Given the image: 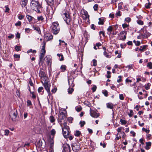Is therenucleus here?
I'll return each instance as SVG.
<instances>
[{
    "label": "nucleus",
    "instance_id": "nucleus-1",
    "mask_svg": "<svg viewBox=\"0 0 152 152\" xmlns=\"http://www.w3.org/2000/svg\"><path fill=\"white\" fill-rule=\"evenodd\" d=\"M31 6L32 9L38 13H41L42 11V8L37 1L32 0L31 3Z\"/></svg>",
    "mask_w": 152,
    "mask_h": 152
},
{
    "label": "nucleus",
    "instance_id": "nucleus-2",
    "mask_svg": "<svg viewBox=\"0 0 152 152\" xmlns=\"http://www.w3.org/2000/svg\"><path fill=\"white\" fill-rule=\"evenodd\" d=\"M52 32L54 34H57L59 31L60 27L58 24L54 22L51 26Z\"/></svg>",
    "mask_w": 152,
    "mask_h": 152
},
{
    "label": "nucleus",
    "instance_id": "nucleus-3",
    "mask_svg": "<svg viewBox=\"0 0 152 152\" xmlns=\"http://www.w3.org/2000/svg\"><path fill=\"white\" fill-rule=\"evenodd\" d=\"M126 32L125 31H121L118 34V38L120 40L124 41L126 37Z\"/></svg>",
    "mask_w": 152,
    "mask_h": 152
},
{
    "label": "nucleus",
    "instance_id": "nucleus-4",
    "mask_svg": "<svg viewBox=\"0 0 152 152\" xmlns=\"http://www.w3.org/2000/svg\"><path fill=\"white\" fill-rule=\"evenodd\" d=\"M63 17L67 24H69L71 21V19L70 16L68 12H66L65 13H64L63 15Z\"/></svg>",
    "mask_w": 152,
    "mask_h": 152
},
{
    "label": "nucleus",
    "instance_id": "nucleus-5",
    "mask_svg": "<svg viewBox=\"0 0 152 152\" xmlns=\"http://www.w3.org/2000/svg\"><path fill=\"white\" fill-rule=\"evenodd\" d=\"M49 81L43 83V86H44L45 88L47 91L48 95H50V88L51 86L50 83H48Z\"/></svg>",
    "mask_w": 152,
    "mask_h": 152
},
{
    "label": "nucleus",
    "instance_id": "nucleus-6",
    "mask_svg": "<svg viewBox=\"0 0 152 152\" xmlns=\"http://www.w3.org/2000/svg\"><path fill=\"white\" fill-rule=\"evenodd\" d=\"M62 132L64 137L67 138L69 135V127H66L65 128H62Z\"/></svg>",
    "mask_w": 152,
    "mask_h": 152
},
{
    "label": "nucleus",
    "instance_id": "nucleus-7",
    "mask_svg": "<svg viewBox=\"0 0 152 152\" xmlns=\"http://www.w3.org/2000/svg\"><path fill=\"white\" fill-rule=\"evenodd\" d=\"M72 150L75 151H77L80 149V144L78 143L75 144L74 145H72Z\"/></svg>",
    "mask_w": 152,
    "mask_h": 152
},
{
    "label": "nucleus",
    "instance_id": "nucleus-8",
    "mask_svg": "<svg viewBox=\"0 0 152 152\" xmlns=\"http://www.w3.org/2000/svg\"><path fill=\"white\" fill-rule=\"evenodd\" d=\"M50 151L51 152H53V145H54V140L53 139H51L50 137Z\"/></svg>",
    "mask_w": 152,
    "mask_h": 152
},
{
    "label": "nucleus",
    "instance_id": "nucleus-9",
    "mask_svg": "<svg viewBox=\"0 0 152 152\" xmlns=\"http://www.w3.org/2000/svg\"><path fill=\"white\" fill-rule=\"evenodd\" d=\"M53 38V35L50 34H47L45 36L44 39L46 41L50 40L52 39Z\"/></svg>",
    "mask_w": 152,
    "mask_h": 152
},
{
    "label": "nucleus",
    "instance_id": "nucleus-10",
    "mask_svg": "<svg viewBox=\"0 0 152 152\" xmlns=\"http://www.w3.org/2000/svg\"><path fill=\"white\" fill-rule=\"evenodd\" d=\"M90 115L92 117L94 118H97L99 116V114L94 111H90Z\"/></svg>",
    "mask_w": 152,
    "mask_h": 152
},
{
    "label": "nucleus",
    "instance_id": "nucleus-11",
    "mask_svg": "<svg viewBox=\"0 0 152 152\" xmlns=\"http://www.w3.org/2000/svg\"><path fill=\"white\" fill-rule=\"evenodd\" d=\"M45 59L47 60L46 63L47 64L50 66H51V59L50 56H47L45 58Z\"/></svg>",
    "mask_w": 152,
    "mask_h": 152
},
{
    "label": "nucleus",
    "instance_id": "nucleus-12",
    "mask_svg": "<svg viewBox=\"0 0 152 152\" xmlns=\"http://www.w3.org/2000/svg\"><path fill=\"white\" fill-rule=\"evenodd\" d=\"M58 117L60 120H64L66 117V114L63 112H60Z\"/></svg>",
    "mask_w": 152,
    "mask_h": 152
},
{
    "label": "nucleus",
    "instance_id": "nucleus-13",
    "mask_svg": "<svg viewBox=\"0 0 152 152\" xmlns=\"http://www.w3.org/2000/svg\"><path fill=\"white\" fill-rule=\"evenodd\" d=\"M18 115V112L17 110L15 109L14 110V112L13 113L12 115V121H15L16 118Z\"/></svg>",
    "mask_w": 152,
    "mask_h": 152
},
{
    "label": "nucleus",
    "instance_id": "nucleus-14",
    "mask_svg": "<svg viewBox=\"0 0 152 152\" xmlns=\"http://www.w3.org/2000/svg\"><path fill=\"white\" fill-rule=\"evenodd\" d=\"M40 78L41 82L42 84L48 81V78L46 76L41 77Z\"/></svg>",
    "mask_w": 152,
    "mask_h": 152
},
{
    "label": "nucleus",
    "instance_id": "nucleus-15",
    "mask_svg": "<svg viewBox=\"0 0 152 152\" xmlns=\"http://www.w3.org/2000/svg\"><path fill=\"white\" fill-rule=\"evenodd\" d=\"M73 80L72 79H68V83L70 87H73L75 85L73 83Z\"/></svg>",
    "mask_w": 152,
    "mask_h": 152
},
{
    "label": "nucleus",
    "instance_id": "nucleus-16",
    "mask_svg": "<svg viewBox=\"0 0 152 152\" xmlns=\"http://www.w3.org/2000/svg\"><path fill=\"white\" fill-rule=\"evenodd\" d=\"M59 123L60 124V125H61V126L62 128H65L66 127H69L67 125V123L66 122H64L63 123H62L61 122V121H59Z\"/></svg>",
    "mask_w": 152,
    "mask_h": 152
},
{
    "label": "nucleus",
    "instance_id": "nucleus-17",
    "mask_svg": "<svg viewBox=\"0 0 152 152\" xmlns=\"http://www.w3.org/2000/svg\"><path fill=\"white\" fill-rule=\"evenodd\" d=\"M113 30V27L112 26H110L107 29V34L109 35H110L111 34V32Z\"/></svg>",
    "mask_w": 152,
    "mask_h": 152
},
{
    "label": "nucleus",
    "instance_id": "nucleus-18",
    "mask_svg": "<svg viewBox=\"0 0 152 152\" xmlns=\"http://www.w3.org/2000/svg\"><path fill=\"white\" fill-rule=\"evenodd\" d=\"M28 0H21V5L23 7H25L27 4Z\"/></svg>",
    "mask_w": 152,
    "mask_h": 152
},
{
    "label": "nucleus",
    "instance_id": "nucleus-19",
    "mask_svg": "<svg viewBox=\"0 0 152 152\" xmlns=\"http://www.w3.org/2000/svg\"><path fill=\"white\" fill-rule=\"evenodd\" d=\"M83 19H86L87 18H89V15H88L87 12H84V13L83 15Z\"/></svg>",
    "mask_w": 152,
    "mask_h": 152
},
{
    "label": "nucleus",
    "instance_id": "nucleus-20",
    "mask_svg": "<svg viewBox=\"0 0 152 152\" xmlns=\"http://www.w3.org/2000/svg\"><path fill=\"white\" fill-rule=\"evenodd\" d=\"M33 27L34 30H36L37 31L39 34H41L40 29L39 27H36L34 26H33Z\"/></svg>",
    "mask_w": 152,
    "mask_h": 152
},
{
    "label": "nucleus",
    "instance_id": "nucleus-21",
    "mask_svg": "<svg viewBox=\"0 0 152 152\" xmlns=\"http://www.w3.org/2000/svg\"><path fill=\"white\" fill-rule=\"evenodd\" d=\"M107 106L108 108L110 109H113L114 107L113 104L111 103H109L107 104Z\"/></svg>",
    "mask_w": 152,
    "mask_h": 152
},
{
    "label": "nucleus",
    "instance_id": "nucleus-22",
    "mask_svg": "<svg viewBox=\"0 0 152 152\" xmlns=\"http://www.w3.org/2000/svg\"><path fill=\"white\" fill-rule=\"evenodd\" d=\"M146 145L145 147V148L147 150H148L150 149V147L151 146V143L150 142H146Z\"/></svg>",
    "mask_w": 152,
    "mask_h": 152
},
{
    "label": "nucleus",
    "instance_id": "nucleus-23",
    "mask_svg": "<svg viewBox=\"0 0 152 152\" xmlns=\"http://www.w3.org/2000/svg\"><path fill=\"white\" fill-rule=\"evenodd\" d=\"M45 48L44 45L42 46V50L40 52V54H43L45 55Z\"/></svg>",
    "mask_w": 152,
    "mask_h": 152
},
{
    "label": "nucleus",
    "instance_id": "nucleus-24",
    "mask_svg": "<svg viewBox=\"0 0 152 152\" xmlns=\"http://www.w3.org/2000/svg\"><path fill=\"white\" fill-rule=\"evenodd\" d=\"M50 132L51 135L53 136V137L52 139H53V138H54V136H55L56 133V130L54 129H53L52 130H51Z\"/></svg>",
    "mask_w": 152,
    "mask_h": 152
},
{
    "label": "nucleus",
    "instance_id": "nucleus-25",
    "mask_svg": "<svg viewBox=\"0 0 152 152\" xmlns=\"http://www.w3.org/2000/svg\"><path fill=\"white\" fill-rule=\"evenodd\" d=\"M47 11L48 12V13L51 15H53L54 13V12L53 11V9L52 8H50V9H48Z\"/></svg>",
    "mask_w": 152,
    "mask_h": 152
},
{
    "label": "nucleus",
    "instance_id": "nucleus-26",
    "mask_svg": "<svg viewBox=\"0 0 152 152\" xmlns=\"http://www.w3.org/2000/svg\"><path fill=\"white\" fill-rule=\"evenodd\" d=\"M45 55H44L40 54V55L39 56V62L40 63L41 62L42 64L43 63V62L42 61V59L44 58Z\"/></svg>",
    "mask_w": 152,
    "mask_h": 152
},
{
    "label": "nucleus",
    "instance_id": "nucleus-27",
    "mask_svg": "<svg viewBox=\"0 0 152 152\" xmlns=\"http://www.w3.org/2000/svg\"><path fill=\"white\" fill-rule=\"evenodd\" d=\"M104 55L107 58H110L111 57V56L107 53L106 51H104L103 53Z\"/></svg>",
    "mask_w": 152,
    "mask_h": 152
},
{
    "label": "nucleus",
    "instance_id": "nucleus-28",
    "mask_svg": "<svg viewBox=\"0 0 152 152\" xmlns=\"http://www.w3.org/2000/svg\"><path fill=\"white\" fill-rule=\"evenodd\" d=\"M57 56L59 57V60L62 61L64 60V57L63 55L61 54H57Z\"/></svg>",
    "mask_w": 152,
    "mask_h": 152
},
{
    "label": "nucleus",
    "instance_id": "nucleus-29",
    "mask_svg": "<svg viewBox=\"0 0 152 152\" xmlns=\"http://www.w3.org/2000/svg\"><path fill=\"white\" fill-rule=\"evenodd\" d=\"M49 119L50 122L52 123L54 122L55 120L54 117L52 115L50 116V117Z\"/></svg>",
    "mask_w": 152,
    "mask_h": 152
},
{
    "label": "nucleus",
    "instance_id": "nucleus-30",
    "mask_svg": "<svg viewBox=\"0 0 152 152\" xmlns=\"http://www.w3.org/2000/svg\"><path fill=\"white\" fill-rule=\"evenodd\" d=\"M26 18L29 22H30L32 21L33 18V17L28 15H26Z\"/></svg>",
    "mask_w": 152,
    "mask_h": 152
},
{
    "label": "nucleus",
    "instance_id": "nucleus-31",
    "mask_svg": "<svg viewBox=\"0 0 152 152\" xmlns=\"http://www.w3.org/2000/svg\"><path fill=\"white\" fill-rule=\"evenodd\" d=\"M42 141L41 139L39 140L37 142V145L39 147L42 146Z\"/></svg>",
    "mask_w": 152,
    "mask_h": 152
},
{
    "label": "nucleus",
    "instance_id": "nucleus-32",
    "mask_svg": "<svg viewBox=\"0 0 152 152\" xmlns=\"http://www.w3.org/2000/svg\"><path fill=\"white\" fill-rule=\"evenodd\" d=\"M39 76L40 77L46 76L45 72L42 71H40L39 73Z\"/></svg>",
    "mask_w": 152,
    "mask_h": 152
},
{
    "label": "nucleus",
    "instance_id": "nucleus-33",
    "mask_svg": "<svg viewBox=\"0 0 152 152\" xmlns=\"http://www.w3.org/2000/svg\"><path fill=\"white\" fill-rule=\"evenodd\" d=\"M74 91V89L72 88H69L68 89V92L69 94H71Z\"/></svg>",
    "mask_w": 152,
    "mask_h": 152
},
{
    "label": "nucleus",
    "instance_id": "nucleus-34",
    "mask_svg": "<svg viewBox=\"0 0 152 152\" xmlns=\"http://www.w3.org/2000/svg\"><path fill=\"white\" fill-rule=\"evenodd\" d=\"M99 21L98 23L99 25H103L104 24V20L101 18H99Z\"/></svg>",
    "mask_w": 152,
    "mask_h": 152
},
{
    "label": "nucleus",
    "instance_id": "nucleus-35",
    "mask_svg": "<svg viewBox=\"0 0 152 152\" xmlns=\"http://www.w3.org/2000/svg\"><path fill=\"white\" fill-rule=\"evenodd\" d=\"M75 109L76 111L78 112H80L82 110V108L81 106H77L75 107Z\"/></svg>",
    "mask_w": 152,
    "mask_h": 152
},
{
    "label": "nucleus",
    "instance_id": "nucleus-36",
    "mask_svg": "<svg viewBox=\"0 0 152 152\" xmlns=\"http://www.w3.org/2000/svg\"><path fill=\"white\" fill-rule=\"evenodd\" d=\"M147 66L150 69H152V63L151 62H148L147 65Z\"/></svg>",
    "mask_w": 152,
    "mask_h": 152
},
{
    "label": "nucleus",
    "instance_id": "nucleus-37",
    "mask_svg": "<svg viewBox=\"0 0 152 152\" xmlns=\"http://www.w3.org/2000/svg\"><path fill=\"white\" fill-rule=\"evenodd\" d=\"M47 2L48 4L50 5V4H52L53 2V0H45Z\"/></svg>",
    "mask_w": 152,
    "mask_h": 152
},
{
    "label": "nucleus",
    "instance_id": "nucleus-38",
    "mask_svg": "<svg viewBox=\"0 0 152 152\" xmlns=\"http://www.w3.org/2000/svg\"><path fill=\"white\" fill-rule=\"evenodd\" d=\"M147 46L146 45H144L143 46H140V48L139 49V50L141 51H143L145 49Z\"/></svg>",
    "mask_w": 152,
    "mask_h": 152
},
{
    "label": "nucleus",
    "instance_id": "nucleus-39",
    "mask_svg": "<svg viewBox=\"0 0 152 152\" xmlns=\"http://www.w3.org/2000/svg\"><path fill=\"white\" fill-rule=\"evenodd\" d=\"M81 134V132L78 131H76L75 134V135L77 137H78Z\"/></svg>",
    "mask_w": 152,
    "mask_h": 152
},
{
    "label": "nucleus",
    "instance_id": "nucleus-40",
    "mask_svg": "<svg viewBox=\"0 0 152 152\" xmlns=\"http://www.w3.org/2000/svg\"><path fill=\"white\" fill-rule=\"evenodd\" d=\"M66 68V66L64 65H61V69L63 72H64Z\"/></svg>",
    "mask_w": 152,
    "mask_h": 152
},
{
    "label": "nucleus",
    "instance_id": "nucleus-41",
    "mask_svg": "<svg viewBox=\"0 0 152 152\" xmlns=\"http://www.w3.org/2000/svg\"><path fill=\"white\" fill-rule=\"evenodd\" d=\"M151 84L150 83H148L147 85H146L145 86V89L147 90L149 89L150 88V86H151Z\"/></svg>",
    "mask_w": 152,
    "mask_h": 152
},
{
    "label": "nucleus",
    "instance_id": "nucleus-42",
    "mask_svg": "<svg viewBox=\"0 0 152 152\" xmlns=\"http://www.w3.org/2000/svg\"><path fill=\"white\" fill-rule=\"evenodd\" d=\"M120 122L121 124L124 125L126 124L127 123L126 121L125 120L122 119H120Z\"/></svg>",
    "mask_w": 152,
    "mask_h": 152
},
{
    "label": "nucleus",
    "instance_id": "nucleus-43",
    "mask_svg": "<svg viewBox=\"0 0 152 152\" xmlns=\"http://www.w3.org/2000/svg\"><path fill=\"white\" fill-rule=\"evenodd\" d=\"M30 52H32L33 53H36V51L35 50H33L32 49H31L27 51V53H28Z\"/></svg>",
    "mask_w": 152,
    "mask_h": 152
},
{
    "label": "nucleus",
    "instance_id": "nucleus-44",
    "mask_svg": "<svg viewBox=\"0 0 152 152\" xmlns=\"http://www.w3.org/2000/svg\"><path fill=\"white\" fill-rule=\"evenodd\" d=\"M133 42L135 43L137 46H139L140 45V42L139 41H136L135 40L133 41Z\"/></svg>",
    "mask_w": 152,
    "mask_h": 152
},
{
    "label": "nucleus",
    "instance_id": "nucleus-45",
    "mask_svg": "<svg viewBox=\"0 0 152 152\" xmlns=\"http://www.w3.org/2000/svg\"><path fill=\"white\" fill-rule=\"evenodd\" d=\"M44 18L42 16H38L37 19L39 21H42L43 20Z\"/></svg>",
    "mask_w": 152,
    "mask_h": 152
},
{
    "label": "nucleus",
    "instance_id": "nucleus-46",
    "mask_svg": "<svg viewBox=\"0 0 152 152\" xmlns=\"http://www.w3.org/2000/svg\"><path fill=\"white\" fill-rule=\"evenodd\" d=\"M123 129V128L122 127H120L119 128H118L117 129V131L118 132V133H120L119 134H121V132H121V130Z\"/></svg>",
    "mask_w": 152,
    "mask_h": 152
},
{
    "label": "nucleus",
    "instance_id": "nucleus-47",
    "mask_svg": "<svg viewBox=\"0 0 152 152\" xmlns=\"http://www.w3.org/2000/svg\"><path fill=\"white\" fill-rule=\"evenodd\" d=\"M92 62L93 63V65L95 66L97 65V61L96 60L94 59L93 60Z\"/></svg>",
    "mask_w": 152,
    "mask_h": 152
},
{
    "label": "nucleus",
    "instance_id": "nucleus-48",
    "mask_svg": "<svg viewBox=\"0 0 152 152\" xmlns=\"http://www.w3.org/2000/svg\"><path fill=\"white\" fill-rule=\"evenodd\" d=\"M131 20V19L129 17H128L127 18H126L125 19V20L126 22L129 23V22Z\"/></svg>",
    "mask_w": 152,
    "mask_h": 152
},
{
    "label": "nucleus",
    "instance_id": "nucleus-49",
    "mask_svg": "<svg viewBox=\"0 0 152 152\" xmlns=\"http://www.w3.org/2000/svg\"><path fill=\"white\" fill-rule=\"evenodd\" d=\"M43 89V88L42 87H40L38 88V91L39 93H40L42 91Z\"/></svg>",
    "mask_w": 152,
    "mask_h": 152
},
{
    "label": "nucleus",
    "instance_id": "nucleus-50",
    "mask_svg": "<svg viewBox=\"0 0 152 152\" xmlns=\"http://www.w3.org/2000/svg\"><path fill=\"white\" fill-rule=\"evenodd\" d=\"M4 132H5L4 135H5L7 136V135H8V134H9L10 131L6 129V130H5Z\"/></svg>",
    "mask_w": 152,
    "mask_h": 152
},
{
    "label": "nucleus",
    "instance_id": "nucleus-51",
    "mask_svg": "<svg viewBox=\"0 0 152 152\" xmlns=\"http://www.w3.org/2000/svg\"><path fill=\"white\" fill-rule=\"evenodd\" d=\"M133 115V111L131 110H130V113L129 114V115L130 117H131Z\"/></svg>",
    "mask_w": 152,
    "mask_h": 152
},
{
    "label": "nucleus",
    "instance_id": "nucleus-52",
    "mask_svg": "<svg viewBox=\"0 0 152 152\" xmlns=\"http://www.w3.org/2000/svg\"><path fill=\"white\" fill-rule=\"evenodd\" d=\"M96 89V86L95 85H93L92 88V90L93 91V92H95Z\"/></svg>",
    "mask_w": 152,
    "mask_h": 152
},
{
    "label": "nucleus",
    "instance_id": "nucleus-53",
    "mask_svg": "<svg viewBox=\"0 0 152 152\" xmlns=\"http://www.w3.org/2000/svg\"><path fill=\"white\" fill-rule=\"evenodd\" d=\"M119 134V133H118L116 135V138H115V140H119L121 137L120 136H118V135Z\"/></svg>",
    "mask_w": 152,
    "mask_h": 152
},
{
    "label": "nucleus",
    "instance_id": "nucleus-54",
    "mask_svg": "<svg viewBox=\"0 0 152 152\" xmlns=\"http://www.w3.org/2000/svg\"><path fill=\"white\" fill-rule=\"evenodd\" d=\"M24 17V16L22 15H19L18 16V19L20 20L22 19Z\"/></svg>",
    "mask_w": 152,
    "mask_h": 152
},
{
    "label": "nucleus",
    "instance_id": "nucleus-55",
    "mask_svg": "<svg viewBox=\"0 0 152 152\" xmlns=\"http://www.w3.org/2000/svg\"><path fill=\"white\" fill-rule=\"evenodd\" d=\"M137 23L140 25H143V21L141 20H139L137 21Z\"/></svg>",
    "mask_w": 152,
    "mask_h": 152
},
{
    "label": "nucleus",
    "instance_id": "nucleus-56",
    "mask_svg": "<svg viewBox=\"0 0 152 152\" xmlns=\"http://www.w3.org/2000/svg\"><path fill=\"white\" fill-rule=\"evenodd\" d=\"M98 5L97 4H95L93 8L94 9V10L95 11H96L97 10L98 7Z\"/></svg>",
    "mask_w": 152,
    "mask_h": 152
},
{
    "label": "nucleus",
    "instance_id": "nucleus-57",
    "mask_svg": "<svg viewBox=\"0 0 152 152\" xmlns=\"http://www.w3.org/2000/svg\"><path fill=\"white\" fill-rule=\"evenodd\" d=\"M122 27L123 28H127L128 26H129V25H127L126 23H124L122 24Z\"/></svg>",
    "mask_w": 152,
    "mask_h": 152
},
{
    "label": "nucleus",
    "instance_id": "nucleus-58",
    "mask_svg": "<svg viewBox=\"0 0 152 152\" xmlns=\"http://www.w3.org/2000/svg\"><path fill=\"white\" fill-rule=\"evenodd\" d=\"M119 99L121 100H123L124 99V97L123 94H120L119 95Z\"/></svg>",
    "mask_w": 152,
    "mask_h": 152
},
{
    "label": "nucleus",
    "instance_id": "nucleus-59",
    "mask_svg": "<svg viewBox=\"0 0 152 152\" xmlns=\"http://www.w3.org/2000/svg\"><path fill=\"white\" fill-rule=\"evenodd\" d=\"M85 122L84 121H80V126L81 127L83 126L84 124H85Z\"/></svg>",
    "mask_w": 152,
    "mask_h": 152
},
{
    "label": "nucleus",
    "instance_id": "nucleus-60",
    "mask_svg": "<svg viewBox=\"0 0 152 152\" xmlns=\"http://www.w3.org/2000/svg\"><path fill=\"white\" fill-rule=\"evenodd\" d=\"M142 130L143 131H145L147 133H148L150 132L149 130H147L144 128H142Z\"/></svg>",
    "mask_w": 152,
    "mask_h": 152
},
{
    "label": "nucleus",
    "instance_id": "nucleus-61",
    "mask_svg": "<svg viewBox=\"0 0 152 152\" xmlns=\"http://www.w3.org/2000/svg\"><path fill=\"white\" fill-rule=\"evenodd\" d=\"M126 68H128L129 69H131L133 68V65H128L126 67Z\"/></svg>",
    "mask_w": 152,
    "mask_h": 152
},
{
    "label": "nucleus",
    "instance_id": "nucleus-62",
    "mask_svg": "<svg viewBox=\"0 0 152 152\" xmlns=\"http://www.w3.org/2000/svg\"><path fill=\"white\" fill-rule=\"evenodd\" d=\"M25 30L26 33H28L30 32L31 29L29 28H25Z\"/></svg>",
    "mask_w": 152,
    "mask_h": 152
},
{
    "label": "nucleus",
    "instance_id": "nucleus-63",
    "mask_svg": "<svg viewBox=\"0 0 152 152\" xmlns=\"http://www.w3.org/2000/svg\"><path fill=\"white\" fill-rule=\"evenodd\" d=\"M57 90V88L56 87H54L53 89L52 90L51 92L53 93H55L56 91Z\"/></svg>",
    "mask_w": 152,
    "mask_h": 152
},
{
    "label": "nucleus",
    "instance_id": "nucleus-64",
    "mask_svg": "<svg viewBox=\"0 0 152 152\" xmlns=\"http://www.w3.org/2000/svg\"><path fill=\"white\" fill-rule=\"evenodd\" d=\"M107 73L108 75L107 76V78H110L111 77V76L110 75L111 73L109 71H107Z\"/></svg>",
    "mask_w": 152,
    "mask_h": 152
}]
</instances>
